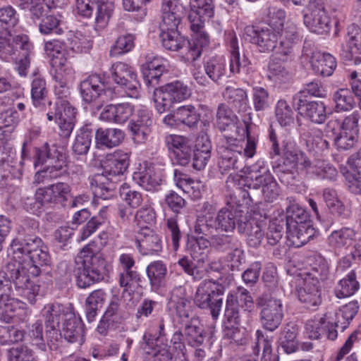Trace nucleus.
I'll use <instances>...</instances> for the list:
<instances>
[{"label": "nucleus", "instance_id": "nucleus-1", "mask_svg": "<svg viewBox=\"0 0 361 361\" xmlns=\"http://www.w3.org/2000/svg\"><path fill=\"white\" fill-rule=\"evenodd\" d=\"M226 184L228 188H235L240 192H242L241 185L249 189H261L264 199L267 202H275L281 192L276 180L266 166L265 161L262 159L258 160L248 169L245 177L235 173H230Z\"/></svg>", "mask_w": 361, "mask_h": 361}, {"label": "nucleus", "instance_id": "nucleus-2", "mask_svg": "<svg viewBox=\"0 0 361 361\" xmlns=\"http://www.w3.org/2000/svg\"><path fill=\"white\" fill-rule=\"evenodd\" d=\"M75 274L79 288H86L104 279L106 262L95 242L85 245L75 258Z\"/></svg>", "mask_w": 361, "mask_h": 361}, {"label": "nucleus", "instance_id": "nucleus-3", "mask_svg": "<svg viewBox=\"0 0 361 361\" xmlns=\"http://www.w3.org/2000/svg\"><path fill=\"white\" fill-rule=\"evenodd\" d=\"M243 37L245 40L255 45L259 52L272 51L274 54L282 42L290 43L294 47L298 34L293 27L280 31L279 28L271 26L247 25L244 28Z\"/></svg>", "mask_w": 361, "mask_h": 361}, {"label": "nucleus", "instance_id": "nucleus-4", "mask_svg": "<svg viewBox=\"0 0 361 361\" xmlns=\"http://www.w3.org/2000/svg\"><path fill=\"white\" fill-rule=\"evenodd\" d=\"M32 45L26 36H12L7 29L0 30V58L14 60L15 69L20 76H26L30 65Z\"/></svg>", "mask_w": 361, "mask_h": 361}, {"label": "nucleus", "instance_id": "nucleus-5", "mask_svg": "<svg viewBox=\"0 0 361 361\" xmlns=\"http://www.w3.org/2000/svg\"><path fill=\"white\" fill-rule=\"evenodd\" d=\"M19 267L18 264L9 262L0 271V300L13 298V283L19 295L34 304L40 287L36 283H30L26 276L21 274Z\"/></svg>", "mask_w": 361, "mask_h": 361}, {"label": "nucleus", "instance_id": "nucleus-6", "mask_svg": "<svg viewBox=\"0 0 361 361\" xmlns=\"http://www.w3.org/2000/svg\"><path fill=\"white\" fill-rule=\"evenodd\" d=\"M33 164L35 168L45 164L44 172L49 178H57L67 171V157L63 148L56 145L44 144L40 148H35Z\"/></svg>", "mask_w": 361, "mask_h": 361}, {"label": "nucleus", "instance_id": "nucleus-7", "mask_svg": "<svg viewBox=\"0 0 361 361\" xmlns=\"http://www.w3.org/2000/svg\"><path fill=\"white\" fill-rule=\"evenodd\" d=\"M226 288L219 281L204 280L197 287L195 298V304L200 309H208L214 319L219 317L221 312Z\"/></svg>", "mask_w": 361, "mask_h": 361}, {"label": "nucleus", "instance_id": "nucleus-8", "mask_svg": "<svg viewBox=\"0 0 361 361\" xmlns=\"http://www.w3.org/2000/svg\"><path fill=\"white\" fill-rule=\"evenodd\" d=\"M113 0H76L77 13L86 18L92 16L94 11V27L97 31L104 30L108 25L114 11Z\"/></svg>", "mask_w": 361, "mask_h": 361}, {"label": "nucleus", "instance_id": "nucleus-9", "mask_svg": "<svg viewBox=\"0 0 361 361\" xmlns=\"http://www.w3.org/2000/svg\"><path fill=\"white\" fill-rule=\"evenodd\" d=\"M191 95L190 88L183 82L176 80L154 91V101L159 113L170 110L176 103L181 102Z\"/></svg>", "mask_w": 361, "mask_h": 361}, {"label": "nucleus", "instance_id": "nucleus-10", "mask_svg": "<svg viewBox=\"0 0 361 361\" xmlns=\"http://www.w3.org/2000/svg\"><path fill=\"white\" fill-rule=\"evenodd\" d=\"M76 109L63 98H59L54 106L47 114V119L58 123V134L62 140H67L75 127Z\"/></svg>", "mask_w": 361, "mask_h": 361}, {"label": "nucleus", "instance_id": "nucleus-11", "mask_svg": "<svg viewBox=\"0 0 361 361\" xmlns=\"http://www.w3.org/2000/svg\"><path fill=\"white\" fill-rule=\"evenodd\" d=\"M293 49L290 43L282 42L272 54L268 66V76L271 80L281 82L290 78V72L286 63L294 58Z\"/></svg>", "mask_w": 361, "mask_h": 361}, {"label": "nucleus", "instance_id": "nucleus-12", "mask_svg": "<svg viewBox=\"0 0 361 361\" xmlns=\"http://www.w3.org/2000/svg\"><path fill=\"white\" fill-rule=\"evenodd\" d=\"M73 307L71 305L60 303L47 304L42 310L47 334H58L62 324L73 317Z\"/></svg>", "mask_w": 361, "mask_h": 361}, {"label": "nucleus", "instance_id": "nucleus-13", "mask_svg": "<svg viewBox=\"0 0 361 361\" xmlns=\"http://www.w3.org/2000/svg\"><path fill=\"white\" fill-rule=\"evenodd\" d=\"M304 23L312 32L324 34L331 29V19L325 8L324 0H310L307 13L304 16Z\"/></svg>", "mask_w": 361, "mask_h": 361}, {"label": "nucleus", "instance_id": "nucleus-14", "mask_svg": "<svg viewBox=\"0 0 361 361\" xmlns=\"http://www.w3.org/2000/svg\"><path fill=\"white\" fill-rule=\"evenodd\" d=\"M110 73L112 80L124 90L128 97H139L140 84L131 66L123 62H116L111 66Z\"/></svg>", "mask_w": 361, "mask_h": 361}, {"label": "nucleus", "instance_id": "nucleus-15", "mask_svg": "<svg viewBox=\"0 0 361 361\" xmlns=\"http://www.w3.org/2000/svg\"><path fill=\"white\" fill-rule=\"evenodd\" d=\"M257 305L261 307L259 319L262 326L271 332L277 329L283 318V304L275 298H259Z\"/></svg>", "mask_w": 361, "mask_h": 361}, {"label": "nucleus", "instance_id": "nucleus-16", "mask_svg": "<svg viewBox=\"0 0 361 361\" xmlns=\"http://www.w3.org/2000/svg\"><path fill=\"white\" fill-rule=\"evenodd\" d=\"M80 92L84 102L88 104L97 98H102V102H109L115 97L114 91L106 87L103 78L98 74L90 75L82 80Z\"/></svg>", "mask_w": 361, "mask_h": 361}, {"label": "nucleus", "instance_id": "nucleus-17", "mask_svg": "<svg viewBox=\"0 0 361 361\" xmlns=\"http://www.w3.org/2000/svg\"><path fill=\"white\" fill-rule=\"evenodd\" d=\"M130 164V155L123 150H116L107 154L102 160V173L106 177L112 178L116 181L118 177L123 175Z\"/></svg>", "mask_w": 361, "mask_h": 361}, {"label": "nucleus", "instance_id": "nucleus-18", "mask_svg": "<svg viewBox=\"0 0 361 361\" xmlns=\"http://www.w3.org/2000/svg\"><path fill=\"white\" fill-rule=\"evenodd\" d=\"M51 257L47 247L45 245L34 252L27 260L23 262H12L19 265V269L23 276H26L30 283H35L32 277L38 276L41 273V267L49 265Z\"/></svg>", "mask_w": 361, "mask_h": 361}, {"label": "nucleus", "instance_id": "nucleus-19", "mask_svg": "<svg viewBox=\"0 0 361 361\" xmlns=\"http://www.w3.org/2000/svg\"><path fill=\"white\" fill-rule=\"evenodd\" d=\"M45 246L37 236L28 235L24 238H16L11 243L9 252L12 255L11 262H23L33 255L34 252Z\"/></svg>", "mask_w": 361, "mask_h": 361}, {"label": "nucleus", "instance_id": "nucleus-20", "mask_svg": "<svg viewBox=\"0 0 361 361\" xmlns=\"http://www.w3.org/2000/svg\"><path fill=\"white\" fill-rule=\"evenodd\" d=\"M188 20L192 30L204 29V23L214 13L213 0H190Z\"/></svg>", "mask_w": 361, "mask_h": 361}, {"label": "nucleus", "instance_id": "nucleus-21", "mask_svg": "<svg viewBox=\"0 0 361 361\" xmlns=\"http://www.w3.org/2000/svg\"><path fill=\"white\" fill-rule=\"evenodd\" d=\"M118 284L127 291L134 283L140 281V274L136 270L135 260L133 255L122 253L118 258Z\"/></svg>", "mask_w": 361, "mask_h": 361}, {"label": "nucleus", "instance_id": "nucleus-22", "mask_svg": "<svg viewBox=\"0 0 361 361\" xmlns=\"http://www.w3.org/2000/svg\"><path fill=\"white\" fill-rule=\"evenodd\" d=\"M236 138L226 137V143L222 147L219 167L221 173H228L231 171L238 170V156L241 155L243 147Z\"/></svg>", "mask_w": 361, "mask_h": 361}, {"label": "nucleus", "instance_id": "nucleus-23", "mask_svg": "<svg viewBox=\"0 0 361 361\" xmlns=\"http://www.w3.org/2000/svg\"><path fill=\"white\" fill-rule=\"evenodd\" d=\"M185 8L179 0H164L161 6L160 30L178 28Z\"/></svg>", "mask_w": 361, "mask_h": 361}, {"label": "nucleus", "instance_id": "nucleus-24", "mask_svg": "<svg viewBox=\"0 0 361 361\" xmlns=\"http://www.w3.org/2000/svg\"><path fill=\"white\" fill-rule=\"evenodd\" d=\"M341 56L346 61L361 63V30L355 24L348 27L345 44L342 46Z\"/></svg>", "mask_w": 361, "mask_h": 361}, {"label": "nucleus", "instance_id": "nucleus-25", "mask_svg": "<svg viewBox=\"0 0 361 361\" xmlns=\"http://www.w3.org/2000/svg\"><path fill=\"white\" fill-rule=\"evenodd\" d=\"M283 147V166L279 165L278 167L282 172H289L298 167L300 169H305L311 173L313 164L306 154L298 149H292L288 144H284Z\"/></svg>", "mask_w": 361, "mask_h": 361}, {"label": "nucleus", "instance_id": "nucleus-26", "mask_svg": "<svg viewBox=\"0 0 361 361\" xmlns=\"http://www.w3.org/2000/svg\"><path fill=\"white\" fill-rule=\"evenodd\" d=\"M298 297L306 309L316 310L322 302V285H317V281L304 278L303 286L298 290Z\"/></svg>", "mask_w": 361, "mask_h": 361}, {"label": "nucleus", "instance_id": "nucleus-27", "mask_svg": "<svg viewBox=\"0 0 361 361\" xmlns=\"http://www.w3.org/2000/svg\"><path fill=\"white\" fill-rule=\"evenodd\" d=\"M137 247L142 255H159L163 248L161 236L152 228L137 231Z\"/></svg>", "mask_w": 361, "mask_h": 361}, {"label": "nucleus", "instance_id": "nucleus-28", "mask_svg": "<svg viewBox=\"0 0 361 361\" xmlns=\"http://www.w3.org/2000/svg\"><path fill=\"white\" fill-rule=\"evenodd\" d=\"M49 207L61 205L68 206L71 198V186L64 182H57L48 186L41 188Z\"/></svg>", "mask_w": 361, "mask_h": 361}, {"label": "nucleus", "instance_id": "nucleus-29", "mask_svg": "<svg viewBox=\"0 0 361 361\" xmlns=\"http://www.w3.org/2000/svg\"><path fill=\"white\" fill-rule=\"evenodd\" d=\"M334 323L327 321L326 315L307 321L305 333L311 339H318L326 334L329 340L334 341L338 336V332Z\"/></svg>", "mask_w": 361, "mask_h": 361}, {"label": "nucleus", "instance_id": "nucleus-30", "mask_svg": "<svg viewBox=\"0 0 361 361\" xmlns=\"http://www.w3.org/2000/svg\"><path fill=\"white\" fill-rule=\"evenodd\" d=\"M238 231L240 234L245 235L248 245L252 247H257L264 236L261 226L252 219L247 213L240 216Z\"/></svg>", "mask_w": 361, "mask_h": 361}, {"label": "nucleus", "instance_id": "nucleus-31", "mask_svg": "<svg viewBox=\"0 0 361 361\" xmlns=\"http://www.w3.org/2000/svg\"><path fill=\"white\" fill-rule=\"evenodd\" d=\"M245 214L231 207H223L219 210L214 219V229L226 233L233 231L235 228H238L240 216Z\"/></svg>", "mask_w": 361, "mask_h": 361}, {"label": "nucleus", "instance_id": "nucleus-32", "mask_svg": "<svg viewBox=\"0 0 361 361\" xmlns=\"http://www.w3.org/2000/svg\"><path fill=\"white\" fill-rule=\"evenodd\" d=\"M169 307L174 311L178 317L190 319L192 313L191 302L186 296L184 287L178 286L173 289Z\"/></svg>", "mask_w": 361, "mask_h": 361}, {"label": "nucleus", "instance_id": "nucleus-33", "mask_svg": "<svg viewBox=\"0 0 361 361\" xmlns=\"http://www.w3.org/2000/svg\"><path fill=\"white\" fill-rule=\"evenodd\" d=\"M58 332L70 343L81 345L85 342V328L81 319L74 313L73 317L62 324Z\"/></svg>", "mask_w": 361, "mask_h": 361}, {"label": "nucleus", "instance_id": "nucleus-34", "mask_svg": "<svg viewBox=\"0 0 361 361\" xmlns=\"http://www.w3.org/2000/svg\"><path fill=\"white\" fill-rule=\"evenodd\" d=\"M134 111V106L130 103L109 104L101 112L99 118L104 121L122 124L130 118Z\"/></svg>", "mask_w": 361, "mask_h": 361}, {"label": "nucleus", "instance_id": "nucleus-35", "mask_svg": "<svg viewBox=\"0 0 361 361\" xmlns=\"http://www.w3.org/2000/svg\"><path fill=\"white\" fill-rule=\"evenodd\" d=\"M311 66L316 75L328 77L333 74L337 63L336 59L329 53L313 51L311 53Z\"/></svg>", "mask_w": 361, "mask_h": 361}, {"label": "nucleus", "instance_id": "nucleus-36", "mask_svg": "<svg viewBox=\"0 0 361 361\" xmlns=\"http://www.w3.org/2000/svg\"><path fill=\"white\" fill-rule=\"evenodd\" d=\"M116 180L97 173L91 180V186L95 197L103 200L112 199L116 196Z\"/></svg>", "mask_w": 361, "mask_h": 361}, {"label": "nucleus", "instance_id": "nucleus-37", "mask_svg": "<svg viewBox=\"0 0 361 361\" xmlns=\"http://www.w3.org/2000/svg\"><path fill=\"white\" fill-rule=\"evenodd\" d=\"M211 246V239L209 240L204 236L192 235L188 237L186 250L193 260L199 264L204 263Z\"/></svg>", "mask_w": 361, "mask_h": 361}, {"label": "nucleus", "instance_id": "nucleus-38", "mask_svg": "<svg viewBox=\"0 0 361 361\" xmlns=\"http://www.w3.org/2000/svg\"><path fill=\"white\" fill-rule=\"evenodd\" d=\"M192 31L195 35L192 41L188 40L187 51L183 54V59L186 62H192L200 58L203 49L208 47L209 43V36L203 29Z\"/></svg>", "mask_w": 361, "mask_h": 361}, {"label": "nucleus", "instance_id": "nucleus-39", "mask_svg": "<svg viewBox=\"0 0 361 361\" xmlns=\"http://www.w3.org/2000/svg\"><path fill=\"white\" fill-rule=\"evenodd\" d=\"M160 38L165 49L173 51H180L182 55L187 51L188 39L180 35L178 28L161 30Z\"/></svg>", "mask_w": 361, "mask_h": 361}, {"label": "nucleus", "instance_id": "nucleus-40", "mask_svg": "<svg viewBox=\"0 0 361 361\" xmlns=\"http://www.w3.org/2000/svg\"><path fill=\"white\" fill-rule=\"evenodd\" d=\"M225 100L238 113H246L251 111L248 103L247 94L243 88L226 87L224 93Z\"/></svg>", "mask_w": 361, "mask_h": 361}, {"label": "nucleus", "instance_id": "nucleus-41", "mask_svg": "<svg viewBox=\"0 0 361 361\" xmlns=\"http://www.w3.org/2000/svg\"><path fill=\"white\" fill-rule=\"evenodd\" d=\"M286 229L287 237L295 247L304 245L314 238L317 234V231L313 228L311 222L299 224L293 228H286Z\"/></svg>", "mask_w": 361, "mask_h": 361}, {"label": "nucleus", "instance_id": "nucleus-42", "mask_svg": "<svg viewBox=\"0 0 361 361\" xmlns=\"http://www.w3.org/2000/svg\"><path fill=\"white\" fill-rule=\"evenodd\" d=\"M125 137V133L118 128H99L95 133L97 146L112 148L119 145Z\"/></svg>", "mask_w": 361, "mask_h": 361}, {"label": "nucleus", "instance_id": "nucleus-43", "mask_svg": "<svg viewBox=\"0 0 361 361\" xmlns=\"http://www.w3.org/2000/svg\"><path fill=\"white\" fill-rule=\"evenodd\" d=\"M226 42L231 54L229 71L230 73L235 75L245 71L247 62L243 61V65L240 59V53L238 47V40L236 35L233 32H228L226 34Z\"/></svg>", "mask_w": 361, "mask_h": 361}, {"label": "nucleus", "instance_id": "nucleus-44", "mask_svg": "<svg viewBox=\"0 0 361 361\" xmlns=\"http://www.w3.org/2000/svg\"><path fill=\"white\" fill-rule=\"evenodd\" d=\"M207 75L215 83H219L226 76V62L222 56H214L204 62Z\"/></svg>", "mask_w": 361, "mask_h": 361}, {"label": "nucleus", "instance_id": "nucleus-45", "mask_svg": "<svg viewBox=\"0 0 361 361\" xmlns=\"http://www.w3.org/2000/svg\"><path fill=\"white\" fill-rule=\"evenodd\" d=\"M183 334L186 343L191 347H200L204 341L205 333L203 326L196 317H191L185 324Z\"/></svg>", "mask_w": 361, "mask_h": 361}, {"label": "nucleus", "instance_id": "nucleus-46", "mask_svg": "<svg viewBox=\"0 0 361 361\" xmlns=\"http://www.w3.org/2000/svg\"><path fill=\"white\" fill-rule=\"evenodd\" d=\"M21 204L27 212L37 216L49 208L41 188L36 190L34 196L22 197Z\"/></svg>", "mask_w": 361, "mask_h": 361}, {"label": "nucleus", "instance_id": "nucleus-47", "mask_svg": "<svg viewBox=\"0 0 361 361\" xmlns=\"http://www.w3.org/2000/svg\"><path fill=\"white\" fill-rule=\"evenodd\" d=\"M287 200L290 205L286 209V228H293L299 224L310 222L307 212L296 202L293 197H288Z\"/></svg>", "mask_w": 361, "mask_h": 361}, {"label": "nucleus", "instance_id": "nucleus-48", "mask_svg": "<svg viewBox=\"0 0 361 361\" xmlns=\"http://www.w3.org/2000/svg\"><path fill=\"white\" fill-rule=\"evenodd\" d=\"M238 118L232 109L225 104L218 106L216 114V123L221 131L237 130Z\"/></svg>", "mask_w": 361, "mask_h": 361}, {"label": "nucleus", "instance_id": "nucleus-49", "mask_svg": "<svg viewBox=\"0 0 361 361\" xmlns=\"http://www.w3.org/2000/svg\"><path fill=\"white\" fill-rule=\"evenodd\" d=\"M298 109L315 123H323L326 119V107L322 102H305L300 99Z\"/></svg>", "mask_w": 361, "mask_h": 361}, {"label": "nucleus", "instance_id": "nucleus-50", "mask_svg": "<svg viewBox=\"0 0 361 361\" xmlns=\"http://www.w3.org/2000/svg\"><path fill=\"white\" fill-rule=\"evenodd\" d=\"M298 327L294 323L286 324L281 330L279 342L286 353H292L298 349L297 336Z\"/></svg>", "mask_w": 361, "mask_h": 361}, {"label": "nucleus", "instance_id": "nucleus-51", "mask_svg": "<svg viewBox=\"0 0 361 361\" xmlns=\"http://www.w3.org/2000/svg\"><path fill=\"white\" fill-rule=\"evenodd\" d=\"M133 178L141 187L149 191L156 190L161 180L152 166L140 169L133 173Z\"/></svg>", "mask_w": 361, "mask_h": 361}, {"label": "nucleus", "instance_id": "nucleus-52", "mask_svg": "<svg viewBox=\"0 0 361 361\" xmlns=\"http://www.w3.org/2000/svg\"><path fill=\"white\" fill-rule=\"evenodd\" d=\"M39 24V31L42 35H61L63 32L60 27L62 22V16L59 13H53L49 8L47 13L43 14Z\"/></svg>", "mask_w": 361, "mask_h": 361}, {"label": "nucleus", "instance_id": "nucleus-53", "mask_svg": "<svg viewBox=\"0 0 361 361\" xmlns=\"http://www.w3.org/2000/svg\"><path fill=\"white\" fill-rule=\"evenodd\" d=\"M356 233L350 228H342L333 231L329 236V245L336 249L347 248L355 241Z\"/></svg>", "mask_w": 361, "mask_h": 361}, {"label": "nucleus", "instance_id": "nucleus-54", "mask_svg": "<svg viewBox=\"0 0 361 361\" xmlns=\"http://www.w3.org/2000/svg\"><path fill=\"white\" fill-rule=\"evenodd\" d=\"M13 3L20 10L28 11L33 20L39 19L49 11L45 0H13Z\"/></svg>", "mask_w": 361, "mask_h": 361}, {"label": "nucleus", "instance_id": "nucleus-55", "mask_svg": "<svg viewBox=\"0 0 361 361\" xmlns=\"http://www.w3.org/2000/svg\"><path fill=\"white\" fill-rule=\"evenodd\" d=\"M106 298V293L101 289L95 290L92 292L85 300L86 317L89 322L94 321L97 312L101 307Z\"/></svg>", "mask_w": 361, "mask_h": 361}, {"label": "nucleus", "instance_id": "nucleus-56", "mask_svg": "<svg viewBox=\"0 0 361 361\" xmlns=\"http://www.w3.org/2000/svg\"><path fill=\"white\" fill-rule=\"evenodd\" d=\"M358 310L359 304L357 301H351L343 305L336 314L337 321L334 323L336 328H340L343 331L356 315Z\"/></svg>", "mask_w": 361, "mask_h": 361}, {"label": "nucleus", "instance_id": "nucleus-57", "mask_svg": "<svg viewBox=\"0 0 361 361\" xmlns=\"http://www.w3.org/2000/svg\"><path fill=\"white\" fill-rule=\"evenodd\" d=\"M242 314H248L249 312L246 309H243V305L238 302L232 292L229 293L226 301L225 317L228 322L238 324L240 323Z\"/></svg>", "mask_w": 361, "mask_h": 361}, {"label": "nucleus", "instance_id": "nucleus-58", "mask_svg": "<svg viewBox=\"0 0 361 361\" xmlns=\"http://www.w3.org/2000/svg\"><path fill=\"white\" fill-rule=\"evenodd\" d=\"M146 271L151 286L157 288L161 286L165 279L167 268L163 262L154 261L147 267Z\"/></svg>", "mask_w": 361, "mask_h": 361}, {"label": "nucleus", "instance_id": "nucleus-59", "mask_svg": "<svg viewBox=\"0 0 361 361\" xmlns=\"http://www.w3.org/2000/svg\"><path fill=\"white\" fill-rule=\"evenodd\" d=\"M333 99L337 112L350 111L355 105L354 96L349 89H339L334 94Z\"/></svg>", "mask_w": 361, "mask_h": 361}, {"label": "nucleus", "instance_id": "nucleus-60", "mask_svg": "<svg viewBox=\"0 0 361 361\" xmlns=\"http://www.w3.org/2000/svg\"><path fill=\"white\" fill-rule=\"evenodd\" d=\"M63 44L66 47L75 53L86 52L91 47V43L88 39L79 32H69Z\"/></svg>", "mask_w": 361, "mask_h": 361}, {"label": "nucleus", "instance_id": "nucleus-61", "mask_svg": "<svg viewBox=\"0 0 361 361\" xmlns=\"http://www.w3.org/2000/svg\"><path fill=\"white\" fill-rule=\"evenodd\" d=\"M48 90L43 78L36 76L31 83V99L35 106L39 107L44 104Z\"/></svg>", "mask_w": 361, "mask_h": 361}, {"label": "nucleus", "instance_id": "nucleus-62", "mask_svg": "<svg viewBox=\"0 0 361 361\" xmlns=\"http://www.w3.org/2000/svg\"><path fill=\"white\" fill-rule=\"evenodd\" d=\"M212 247L219 252H227L240 245L237 237L228 234H215L212 235Z\"/></svg>", "mask_w": 361, "mask_h": 361}, {"label": "nucleus", "instance_id": "nucleus-63", "mask_svg": "<svg viewBox=\"0 0 361 361\" xmlns=\"http://www.w3.org/2000/svg\"><path fill=\"white\" fill-rule=\"evenodd\" d=\"M360 287L358 281L356 280L355 273L350 271L345 278L339 281L336 290V296L339 298L349 297L353 295Z\"/></svg>", "mask_w": 361, "mask_h": 361}, {"label": "nucleus", "instance_id": "nucleus-64", "mask_svg": "<svg viewBox=\"0 0 361 361\" xmlns=\"http://www.w3.org/2000/svg\"><path fill=\"white\" fill-rule=\"evenodd\" d=\"M20 301L14 298L0 300V321L11 322L17 312L20 310Z\"/></svg>", "mask_w": 361, "mask_h": 361}]
</instances>
